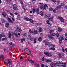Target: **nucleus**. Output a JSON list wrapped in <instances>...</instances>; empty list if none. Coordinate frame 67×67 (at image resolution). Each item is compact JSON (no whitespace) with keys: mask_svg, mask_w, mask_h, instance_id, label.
Returning <instances> with one entry per match:
<instances>
[{"mask_svg":"<svg viewBox=\"0 0 67 67\" xmlns=\"http://www.w3.org/2000/svg\"><path fill=\"white\" fill-rule=\"evenodd\" d=\"M15 35L16 36V37H18V34H16L15 33L12 32L11 33L10 32L9 34V38H11V36H14Z\"/></svg>","mask_w":67,"mask_h":67,"instance_id":"1","label":"nucleus"},{"mask_svg":"<svg viewBox=\"0 0 67 67\" xmlns=\"http://www.w3.org/2000/svg\"><path fill=\"white\" fill-rule=\"evenodd\" d=\"M6 62L7 64H9V67H12V62L11 61H10L9 59H7L6 61Z\"/></svg>","mask_w":67,"mask_h":67,"instance_id":"2","label":"nucleus"},{"mask_svg":"<svg viewBox=\"0 0 67 67\" xmlns=\"http://www.w3.org/2000/svg\"><path fill=\"white\" fill-rule=\"evenodd\" d=\"M44 53L45 55L48 56H52V54L51 53H49V52H44Z\"/></svg>","mask_w":67,"mask_h":67,"instance_id":"3","label":"nucleus"},{"mask_svg":"<svg viewBox=\"0 0 67 67\" xmlns=\"http://www.w3.org/2000/svg\"><path fill=\"white\" fill-rule=\"evenodd\" d=\"M58 18L60 19V20L61 22H64V20L62 17L59 16L58 17Z\"/></svg>","mask_w":67,"mask_h":67,"instance_id":"4","label":"nucleus"},{"mask_svg":"<svg viewBox=\"0 0 67 67\" xmlns=\"http://www.w3.org/2000/svg\"><path fill=\"white\" fill-rule=\"evenodd\" d=\"M64 40V38H63V37H61V38H60L59 40V42L60 43H62V40Z\"/></svg>","mask_w":67,"mask_h":67,"instance_id":"5","label":"nucleus"},{"mask_svg":"<svg viewBox=\"0 0 67 67\" xmlns=\"http://www.w3.org/2000/svg\"><path fill=\"white\" fill-rule=\"evenodd\" d=\"M5 36L4 35L0 34V41L1 40V38L3 37H4Z\"/></svg>","mask_w":67,"mask_h":67,"instance_id":"6","label":"nucleus"},{"mask_svg":"<svg viewBox=\"0 0 67 67\" xmlns=\"http://www.w3.org/2000/svg\"><path fill=\"white\" fill-rule=\"evenodd\" d=\"M29 38H30V40L31 41H33V40H34V38L31 37L30 35H29Z\"/></svg>","mask_w":67,"mask_h":67,"instance_id":"7","label":"nucleus"},{"mask_svg":"<svg viewBox=\"0 0 67 67\" xmlns=\"http://www.w3.org/2000/svg\"><path fill=\"white\" fill-rule=\"evenodd\" d=\"M13 9L14 10H16V9H17V7L16 4H14L13 5Z\"/></svg>","mask_w":67,"mask_h":67,"instance_id":"8","label":"nucleus"},{"mask_svg":"<svg viewBox=\"0 0 67 67\" xmlns=\"http://www.w3.org/2000/svg\"><path fill=\"white\" fill-rule=\"evenodd\" d=\"M35 12L37 13V14H39V9L37 8L35 9Z\"/></svg>","mask_w":67,"mask_h":67,"instance_id":"9","label":"nucleus"},{"mask_svg":"<svg viewBox=\"0 0 67 67\" xmlns=\"http://www.w3.org/2000/svg\"><path fill=\"white\" fill-rule=\"evenodd\" d=\"M40 8L42 10H44V9H45L46 8L44 6L42 5L40 7Z\"/></svg>","mask_w":67,"mask_h":67,"instance_id":"10","label":"nucleus"},{"mask_svg":"<svg viewBox=\"0 0 67 67\" xmlns=\"http://www.w3.org/2000/svg\"><path fill=\"white\" fill-rule=\"evenodd\" d=\"M49 47L53 48V47H55V46H54V44H50L49 45Z\"/></svg>","mask_w":67,"mask_h":67,"instance_id":"11","label":"nucleus"},{"mask_svg":"<svg viewBox=\"0 0 67 67\" xmlns=\"http://www.w3.org/2000/svg\"><path fill=\"white\" fill-rule=\"evenodd\" d=\"M27 60H28V61H29V62H31V63H34V61H33V60H29V59H27Z\"/></svg>","mask_w":67,"mask_h":67,"instance_id":"12","label":"nucleus"},{"mask_svg":"<svg viewBox=\"0 0 67 67\" xmlns=\"http://www.w3.org/2000/svg\"><path fill=\"white\" fill-rule=\"evenodd\" d=\"M1 58H2V60H4V56L3 55H2L0 57V59Z\"/></svg>","mask_w":67,"mask_h":67,"instance_id":"13","label":"nucleus"},{"mask_svg":"<svg viewBox=\"0 0 67 67\" xmlns=\"http://www.w3.org/2000/svg\"><path fill=\"white\" fill-rule=\"evenodd\" d=\"M48 37L49 38H51V39H52V40L54 39V37H52V36H51V35H49L48 36Z\"/></svg>","mask_w":67,"mask_h":67,"instance_id":"14","label":"nucleus"},{"mask_svg":"<svg viewBox=\"0 0 67 67\" xmlns=\"http://www.w3.org/2000/svg\"><path fill=\"white\" fill-rule=\"evenodd\" d=\"M58 31H59V32H62V29L59 27L58 28Z\"/></svg>","mask_w":67,"mask_h":67,"instance_id":"15","label":"nucleus"},{"mask_svg":"<svg viewBox=\"0 0 67 67\" xmlns=\"http://www.w3.org/2000/svg\"><path fill=\"white\" fill-rule=\"evenodd\" d=\"M49 42L48 41H46L45 42V45H48L49 44Z\"/></svg>","mask_w":67,"mask_h":67,"instance_id":"16","label":"nucleus"},{"mask_svg":"<svg viewBox=\"0 0 67 67\" xmlns=\"http://www.w3.org/2000/svg\"><path fill=\"white\" fill-rule=\"evenodd\" d=\"M34 33L35 34H37L38 33V31L36 30H34Z\"/></svg>","mask_w":67,"mask_h":67,"instance_id":"17","label":"nucleus"},{"mask_svg":"<svg viewBox=\"0 0 67 67\" xmlns=\"http://www.w3.org/2000/svg\"><path fill=\"white\" fill-rule=\"evenodd\" d=\"M66 63H63V65H62V66L63 67H66Z\"/></svg>","mask_w":67,"mask_h":67,"instance_id":"18","label":"nucleus"},{"mask_svg":"<svg viewBox=\"0 0 67 67\" xmlns=\"http://www.w3.org/2000/svg\"><path fill=\"white\" fill-rule=\"evenodd\" d=\"M40 14L41 15V16H43V14H44V13L43 12L41 11V12H40Z\"/></svg>","mask_w":67,"mask_h":67,"instance_id":"19","label":"nucleus"},{"mask_svg":"<svg viewBox=\"0 0 67 67\" xmlns=\"http://www.w3.org/2000/svg\"><path fill=\"white\" fill-rule=\"evenodd\" d=\"M29 32L30 33H31L32 34H33L34 33V31H32L31 29H30L29 30Z\"/></svg>","mask_w":67,"mask_h":67,"instance_id":"20","label":"nucleus"},{"mask_svg":"<svg viewBox=\"0 0 67 67\" xmlns=\"http://www.w3.org/2000/svg\"><path fill=\"white\" fill-rule=\"evenodd\" d=\"M25 19L26 21H29L30 20V19L29 18H25Z\"/></svg>","mask_w":67,"mask_h":67,"instance_id":"21","label":"nucleus"},{"mask_svg":"<svg viewBox=\"0 0 67 67\" xmlns=\"http://www.w3.org/2000/svg\"><path fill=\"white\" fill-rule=\"evenodd\" d=\"M46 63H51V61L49 60L48 59L46 60Z\"/></svg>","mask_w":67,"mask_h":67,"instance_id":"22","label":"nucleus"},{"mask_svg":"<svg viewBox=\"0 0 67 67\" xmlns=\"http://www.w3.org/2000/svg\"><path fill=\"white\" fill-rule=\"evenodd\" d=\"M38 40L39 42H41V41H42V38H41V37H39L38 39Z\"/></svg>","mask_w":67,"mask_h":67,"instance_id":"23","label":"nucleus"},{"mask_svg":"<svg viewBox=\"0 0 67 67\" xmlns=\"http://www.w3.org/2000/svg\"><path fill=\"white\" fill-rule=\"evenodd\" d=\"M57 63H58V64H60V65H61V64H63L62 61L61 62L60 61H59V62Z\"/></svg>","mask_w":67,"mask_h":67,"instance_id":"24","label":"nucleus"},{"mask_svg":"<svg viewBox=\"0 0 67 67\" xmlns=\"http://www.w3.org/2000/svg\"><path fill=\"white\" fill-rule=\"evenodd\" d=\"M5 25L7 27H8L9 26V24L8 23H6Z\"/></svg>","mask_w":67,"mask_h":67,"instance_id":"25","label":"nucleus"},{"mask_svg":"<svg viewBox=\"0 0 67 67\" xmlns=\"http://www.w3.org/2000/svg\"><path fill=\"white\" fill-rule=\"evenodd\" d=\"M42 28H41V27H40L39 30V32H42Z\"/></svg>","mask_w":67,"mask_h":67,"instance_id":"26","label":"nucleus"},{"mask_svg":"<svg viewBox=\"0 0 67 67\" xmlns=\"http://www.w3.org/2000/svg\"><path fill=\"white\" fill-rule=\"evenodd\" d=\"M49 11H52L53 10V9L51 7H50L49 9Z\"/></svg>","mask_w":67,"mask_h":67,"instance_id":"27","label":"nucleus"},{"mask_svg":"<svg viewBox=\"0 0 67 67\" xmlns=\"http://www.w3.org/2000/svg\"><path fill=\"white\" fill-rule=\"evenodd\" d=\"M2 15L3 16H4V17H5L6 14L4 12H3L2 13Z\"/></svg>","mask_w":67,"mask_h":67,"instance_id":"28","label":"nucleus"},{"mask_svg":"<svg viewBox=\"0 0 67 67\" xmlns=\"http://www.w3.org/2000/svg\"><path fill=\"white\" fill-rule=\"evenodd\" d=\"M8 20L9 21V22H11V23H13V21H12V20H11L10 19V18H8Z\"/></svg>","mask_w":67,"mask_h":67,"instance_id":"29","label":"nucleus"},{"mask_svg":"<svg viewBox=\"0 0 67 67\" xmlns=\"http://www.w3.org/2000/svg\"><path fill=\"white\" fill-rule=\"evenodd\" d=\"M61 7L60 6H58L56 7V9H60Z\"/></svg>","mask_w":67,"mask_h":67,"instance_id":"30","label":"nucleus"},{"mask_svg":"<svg viewBox=\"0 0 67 67\" xmlns=\"http://www.w3.org/2000/svg\"><path fill=\"white\" fill-rule=\"evenodd\" d=\"M58 54L59 55H60L61 56H64V54H62L61 53H58Z\"/></svg>","mask_w":67,"mask_h":67,"instance_id":"31","label":"nucleus"},{"mask_svg":"<svg viewBox=\"0 0 67 67\" xmlns=\"http://www.w3.org/2000/svg\"><path fill=\"white\" fill-rule=\"evenodd\" d=\"M49 21H52L53 20V17H51V18H49L48 19Z\"/></svg>","mask_w":67,"mask_h":67,"instance_id":"32","label":"nucleus"},{"mask_svg":"<svg viewBox=\"0 0 67 67\" xmlns=\"http://www.w3.org/2000/svg\"><path fill=\"white\" fill-rule=\"evenodd\" d=\"M34 43H36V38H35L34 39Z\"/></svg>","mask_w":67,"mask_h":67,"instance_id":"33","label":"nucleus"},{"mask_svg":"<svg viewBox=\"0 0 67 67\" xmlns=\"http://www.w3.org/2000/svg\"><path fill=\"white\" fill-rule=\"evenodd\" d=\"M31 51H28L27 55H29V54H31Z\"/></svg>","mask_w":67,"mask_h":67,"instance_id":"34","label":"nucleus"},{"mask_svg":"<svg viewBox=\"0 0 67 67\" xmlns=\"http://www.w3.org/2000/svg\"><path fill=\"white\" fill-rule=\"evenodd\" d=\"M25 41V39L24 38H23L21 39V42L22 43H23V41Z\"/></svg>","mask_w":67,"mask_h":67,"instance_id":"35","label":"nucleus"},{"mask_svg":"<svg viewBox=\"0 0 67 67\" xmlns=\"http://www.w3.org/2000/svg\"><path fill=\"white\" fill-rule=\"evenodd\" d=\"M17 31H19V32H21L22 31L21 30L19 29H17Z\"/></svg>","mask_w":67,"mask_h":67,"instance_id":"36","label":"nucleus"},{"mask_svg":"<svg viewBox=\"0 0 67 67\" xmlns=\"http://www.w3.org/2000/svg\"><path fill=\"white\" fill-rule=\"evenodd\" d=\"M7 40V38H3L2 39V40L3 41H6Z\"/></svg>","mask_w":67,"mask_h":67,"instance_id":"37","label":"nucleus"},{"mask_svg":"<svg viewBox=\"0 0 67 67\" xmlns=\"http://www.w3.org/2000/svg\"><path fill=\"white\" fill-rule=\"evenodd\" d=\"M46 23L48 24H50V23H49V21H48V20H47L46 21Z\"/></svg>","mask_w":67,"mask_h":67,"instance_id":"38","label":"nucleus"},{"mask_svg":"<svg viewBox=\"0 0 67 67\" xmlns=\"http://www.w3.org/2000/svg\"><path fill=\"white\" fill-rule=\"evenodd\" d=\"M50 50H51L52 51L53 50H55V48H50Z\"/></svg>","mask_w":67,"mask_h":67,"instance_id":"39","label":"nucleus"},{"mask_svg":"<svg viewBox=\"0 0 67 67\" xmlns=\"http://www.w3.org/2000/svg\"><path fill=\"white\" fill-rule=\"evenodd\" d=\"M9 14H10V15L12 16H14V15H13V14L12 13H10Z\"/></svg>","mask_w":67,"mask_h":67,"instance_id":"40","label":"nucleus"},{"mask_svg":"<svg viewBox=\"0 0 67 67\" xmlns=\"http://www.w3.org/2000/svg\"><path fill=\"white\" fill-rule=\"evenodd\" d=\"M32 12L33 13H35V9H32Z\"/></svg>","mask_w":67,"mask_h":67,"instance_id":"41","label":"nucleus"},{"mask_svg":"<svg viewBox=\"0 0 67 67\" xmlns=\"http://www.w3.org/2000/svg\"><path fill=\"white\" fill-rule=\"evenodd\" d=\"M56 35L57 37H58L59 36V34H58V32H57V33Z\"/></svg>","mask_w":67,"mask_h":67,"instance_id":"42","label":"nucleus"},{"mask_svg":"<svg viewBox=\"0 0 67 67\" xmlns=\"http://www.w3.org/2000/svg\"><path fill=\"white\" fill-rule=\"evenodd\" d=\"M54 32V30H50V33L51 34L52 32Z\"/></svg>","mask_w":67,"mask_h":67,"instance_id":"43","label":"nucleus"},{"mask_svg":"<svg viewBox=\"0 0 67 67\" xmlns=\"http://www.w3.org/2000/svg\"><path fill=\"white\" fill-rule=\"evenodd\" d=\"M44 6V7H45V8H46H46H47V7H48V6H47V5L46 4H45Z\"/></svg>","mask_w":67,"mask_h":67,"instance_id":"44","label":"nucleus"},{"mask_svg":"<svg viewBox=\"0 0 67 67\" xmlns=\"http://www.w3.org/2000/svg\"><path fill=\"white\" fill-rule=\"evenodd\" d=\"M30 22H31V23H33V21L31 19H30Z\"/></svg>","mask_w":67,"mask_h":67,"instance_id":"45","label":"nucleus"},{"mask_svg":"<svg viewBox=\"0 0 67 67\" xmlns=\"http://www.w3.org/2000/svg\"><path fill=\"white\" fill-rule=\"evenodd\" d=\"M36 66L37 67H39V64H36Z\"/></svg>","mask_w":67,"mask_h":67,"instance_id":"46","label":"nucleus"},{"mask_svg":"<svg viewBox=\"0 0 67 67\" xmlns=\"http://www.w3.org/2000/svg\"><path fill=\"white\" fill-rule=\"evenodd\" d=\"M27 34L25 33L24 34V36H26V35H27Z\"/></svg>","mask_w":67,"mask_h":67,"instance_id":"47","label":"nucleus"},{"mask_svg":"<svg viewBox=\"0 0 67 67\" xmlns=\"http://www.w3.org/2000/svg\"><path fill=\"white\" fill-rule=\"evenodd\" d=\"M44 64H42L41 65V67H44Z\"/></svg>","mask_w":67,"mask_h":67,"instance_id":"48","label":"nucleus"},{"mask_svg":"<svg viewBox=\"0 0 67 67\" xmlns=\"http://www.w3.org/2000/svg\"><path fill=\"white\" fill-rule=\"evenodd\" d=\"M55 33H53L52 34V36H55Z\"/></svg>","mask_w":67,"mask_h":67,"instance_id":"49","label":"nucleus"},{"mask_svg":"<svg viewBox=\"0 0 67 67\" xmlns=\"http://www.w3.org/2000/svg\"><path fill=\"white\" fill-rule=\"evenodd\" d=\"M29 49L27 48H26L25 49V51H28Z\"/></svg>","mask_w":67,"mask_h":67,"instance_id":"50","label":"nucleus"},{"mask_svg":"<svg viewBox=\"0 0 67 67\" xmlns=\"http://www.w3.org/2000/svg\"><path fill=\"white\" fill-rule=\"evenodd\" d=\"M20 3H21V4H23V2L21 1H20Z\"/></svg>","mask_w":67,"mask_h":67,"instance_id":"51","label":"nucleus"},{"mask_svg":"<svg viewBox=\"0 0 67 67\" xmlns=\"http://www.w3.org/2000/svg\"><path fill=\"white\" fill-rule=\"evenodd\" d=\"M61 7L64 6V4H63V3H61Z\"/></svg>","mask_w":67,"mask_h":67,"instance_id":"52","label":"nucleus"},{"mask_svg":"<svg viewBox=\"0 0 67 67\" xmlns=\"http://www.w3.org/2000/svg\"><path fill=\"white\" fill-rule=\"evenodd\" d=\"M12 21H14V18H12Z\"/></svg>","mask_w":67,"mask_h":67,"instance_id":"53","label":"nucleus"},{"mask_svg":"<svg viewBox=\"0 0 67 67\" xmlns=\"http://www.w3.org/2000/svg\"><path fill=\"white\" fill-rule=\"evenodd\" d=\"M52 1H53V2H56V0H52Z\"/></svg>","mask_w":67,"mask_h":67,"instance_id":"54","label":"nucleus"},{"mask_svg":"<svg viewBox=\"0 0 67 67\" xmlns=\"http://www.w3.org/2000/svg\"><path fill=\"white\" fill-rule=\"evenodd\" d=\"M53 12L54 13H56V10H53Z\"/></svg>","mask_w":67,"mask_h":67,"instance_id":"55","label":"nucleus"},{"mask_svg":"<svg viewBox=\"0 0 67 67\" xmlns=\"http://www.w3.org/2000/svg\"><path fill=\"white\" fill-rule=\"evenodd\" d=\"M15 15H18V13H16V12H15Z\"/></svg>","mask_w":67,"mask_h":67,"instance_id":"56","label":"nucleus"},{"mask_svg":"<svg viewBox=\"0 0 67 67\" xmlns=\"http://www.w3.org/2000/svg\"><path fill=\"white\" fill-rule=\"evenodd\" d=\"M2 22L3 23H4V22H5V21H4V20H3L2 21Z\"/></svg>","mask_w":67,"mask_h":67,"instance_id":"57","label":"nucleus"},{"mask_svg":"<svg viewBox=\"0 0 67 67\" xmlns=\"http://www.w3.org/2000/svg\"><path fill=\"white\" fill-rule=\"evenodd\" d=\"M9 44L10 45H12V42H10L9 43Z\"/></svg>","mask_w":67,"mask_h":67,"instance_id":"58","label":"nucleus"},{"mask_svg":"<svg viewBox=\"0 0 67 67\" xmlns=\"http://www.w3.org/2000/svg\"><path fill=\"white\" fill-rule=\"evenodd\" d=\"M62 51H65V50H64V48L63 47H62Z\"/></svg>","mask_w":67,"mask_h":67,"instance_id":"59","label":"nucleus"},{"mask_svg":"<svg viewBox=\"0 0 67 67\" xmlns=\"http://www.w3.org/2000/svg\"><path fill=\"white\" fill-rule=\"evenodd\" d=\"M44 58L43 57L42 58V61L43 62H44Z\"/></svg>","mask_w":67,"mask_h":67,"instance_id":"60","label":"nucleus"},{"mask_svg":"<svg viewBox=\"0 0 67 67\" xmlns=\"http://www.w3.org/2000/svg\"><path fill=\"white\" fill-rule=\"evenodd\" d=\"M22 7L23 8V9H24V5H22Z\"/></svg>","mask_w":67,"mask_h":67,"instance_id":"61","label":"nucleus"},{"mask_svg":"<svg viewBox=\"0 0 67 67\" xmlns=\"http://www.w3.org/2000/svg\"><path fill=\"white\" fill-rule=\"evenodd\" d=\"M59 57L60 58H61V57H62V55H59Z\"/></svg>","mask_w":67,"mask_h":67,"instance_id":"62","label":"nucleus"},{"mask_svg":"<svg viewBox=\"0 0 67 67\" xmlns=\"http://www.w3.org/2000/svg\"><path fill=\"white\" fill-rule=\"evenodd\" d=\"M65 41H67V37H66V38H65Z\"/></svg>","mask_w":67,"mask_h":67,"instance_id":"63","label":"nucleus"},{"mask_svg":"<svg viewBox=\"0 0 67 67\" xmlns=\"http://www.w3.org/2000/svg\"><path fill=\"white\" fill-rule=\"evenodd\" d=\"M65 51H67V48H65Z\"/></svg>","mask_w":67,"mask_h":67,"instance_id":"64","label":"nucleus"}]
</instances>
